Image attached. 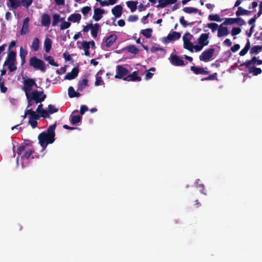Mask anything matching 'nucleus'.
<instances>
[{"label": "nucleus", "mask_w": 262, "mask_h": 262, "mask_svg": "<svg viewBox=\"0 0 262 262\" xmlns=\"http://www.w3.org/2000/svg\"><path fill=\"white\" fill-rule=\"evenodd\" d=\"M82 46L84 49V50H89L90 48V43L86 41H82Z\"/></svg>", "instance_id": "5fc2aeb1"}, {"label": "nucleus", "mask_w": 262, "mask_h": 262, "mask_svg": "<svg viewBox=\"0 0 262 262\" xmlns=\"http://www.w3.org/2000/svg\"><path fill=\"white\" fill-rule=\"evenodd\" d=\"M48 112L50 114H52L53 113H56L58 111V109L56 108L54 105L52 104H49L48 105Z\"/></svg>", "instance_id": "ea45409f"}, {"label": "nucleus", "mask_w": 262, "mask_h": 262, "mask_svg": "<svg viewBox=\"0 0 262 262\" xmlns=\"http://www.w3.org/2000/svg\"><path fill=\"white\" fill-rule=\"evenodd\" d=\"M117 73L115 76V78L116 79H123L127 76L129 73L128 70L123 67L122 66L118 65L117 67Z\"/></svg>", "instance_id": "39448f33"}, {"label": "nucleus", "mask_w": 262, "mask_h": 262, "mask_svg": "<svg viewBox=\"0 0 262 262\" xmlns=\"http://www.w3.org/2000/svg\"><path fill=\"white\" fill-rule=\"evenodd\" d=\"M262 14V1L259 4V10L257 14L256 18L259 17Z\"/></svg>", "instance_id": "338daca9"}, {"label": "nucleus", "mask_w": 262, "mask_h": 262, "mask_svg": "<svg viewBox=\"0 0 262 262\" xmlns=\"http://www.w3.org/2000/svg\"><path fill=\"white\" fill-rule=\"evenodd\" d=\"M75 92L73 86H71L68 89V95L70 98L79 97L81 94L79 92Z\"/></svg>", "instance_id": "393cba45"}, {"label": "nucleus", "mask_w": 262, "mask_h": 262, "mask_svg": "<svg viewBox=\"0 0 262 262\" xmlns=\"http://www.w3.org/2000/svg\"><path fill=\"white\" fill-rule=\"evenodd\" d=\"M38 114H40L39 116L44 118H47L50 117V114L48 111L45 110H41V111Z\"/></svg>", "instance_id": "a19ab883"}, {"label": "nucleus", "mask_w": 262, "mask_h": 262, "mask_svg": "<svg viewBox=\"0 0 262 262\" xmlns=\"http://www.w3.org/2000/svg\"><path fill=\"white\" fill-rule=\"evenodd\" d=\"M190 34H184L183 36L184 42V48L190 51H192L194 48L193 44L190 42Z\"/></svg>", "instance_id": "6e6552de"}, {"label": "nucleus", "mask_w": 262, "mask_h": 262, "mask_svg": "<svg viewBox=\"0 0 262 262\" xmlns=\"http://www.w3.org/2000/svg\"><path fill=\"white\" fill-rule=\"evenodd\" d=\"M178 0H166L164 3V8L168 5L173 4L177 2Z\"/></svg>", "instance_id": "bf43d9fd"}, {"label": "nucleus", "mask_w": 262, "mask_h": 262, "mask_svg": "<svg viewBox=\"0 0 262 262\" xmlns=\"http://www.w3.org/2000/svg\"><path fill=\"white\" fill-rule=\"evenodd\" d=\"M181 34H168L166 37L163 38V42L168 43L171 41L178 39L180 38Z\"/></svg>", "instance_id": "dca6fc26"}, {"label": "nucleus", "mask_w": 262, "mask_h": 262, "mask_svg": "<svg viewBox=\"0 0 262 262\" xmlns=\"http://www.w3.org/2000/svg\"><path fill=\"white\" fill-rule=\"evenodd\" d=\"M181 24L184 27H186L188 25L187 22L185 20L183 16L181 17L180 19Z\"/></svg>", "instance_id": "680f3d73"}, {"label": "nucleus", "mask_w": 262, "mask_h": 262, "mask_svg": "<svg viewBox=\"0 0 262 262\" xmlns=\"http://www.w3.org/2000/svg\"><path fill=\"white\" fill-rule=\"evenodd\" d=\"M44 59L47 61H48L49 63L53 66L57 67L59 66L58 64L54 61V59L51 56H45L44 57Z\"/></svg>", "instance_id": "72a5a7b5"}, {"label": "nucleus", "mask_w": 262, "mask_h": 262, "mask_svg": "<svg viewBox=\"0 0 262 262\" xmlns=\"http://www.w3.org/2000/svg\"><path fill=\"white\" fill-rule=\"evenodd\" d=\"M81 18V16L79 13H74L69 16L68 20L73 23H76L79 22Z\"/></svg>", "instance_id": "b1692460"}, {"label": "nucleus", "mask_w": 262, "mask_h": 262, "mask_svg": "<svg viewBox=\"0 0 262 262\" xmlns=\"http://www.w3.org/2000/svg\"><path fill=\"white\" fill-rule=\"evenodd\" d=\"M122 9L121 6L116 5L112 9V13L116 17H120L122 14Z\"/></svg>", "instance_id": "aec40b11"}, {"label": "nucleus", "mask_w": 262, "mask_h": 262, "mask_svg": "<svg viewBox=\"0 0 262 262\" xmlns=\"http://www.w3.org/2000/svg\"><path fill=\"white\" fill-rule=\"evenodd\" d=\"M250 48V42L249 39H248L247 42L245 46V47L240 51L239 55L241 56H244L247 54L248 50Z\"/></svg>", "instance_id": "f704fd0d"}, {"label": "nucleus", "mask_w": 262, "mask_h": 262, "mask_svg": "<svg viewBox=\"0 0 262 262\" xmlns=\"http://www.w3.org/2000/svg\"><path fill=\"white\" fill-rule=\"evenodd\" d=\"M169 61L174 66H183L185 65L184 61L176 54L170 55Z\"/></svg>", "instance_id": "423d86ee"}, {"label": "nucleus", "mask_w": 262, "mask_h": 262, "mask_svg": "<svg viewBox=\"0 0 262 262\" xmlns=\"http://www.w3.org/2000/svg\"><path fill=\"white\" fill-rule=\"evenodd\" d=\"M183 11L186 13H195L198 12V10L193 7H185L183 9Z\"/></svg>", "instance_id": "4c0bfd02"}, {"label": "nucleus", "mask_w": 262, "mask_h": 262, "mask_svg": "<svg viewBox=\"0 0 262 262\" xmlns=\"http://www.w3.org/2000/svg\"><path fill=\"white\" fill-rule=\"evenodd\" d=\"M117 38L116 34H111V35L107 37L103 38V42L105 43V46L106 48H109L112 46L115 42Z\"/></svg>", "instance_id": "9b49d317"}, {"label": "nucleus", "mask_w": 262, "mask_h": 262, "mask_svg": "<svg viewBox=\"0 0 262 262\" xmlns=\"http://www.w3.org/2000/svg\"><path fill=\"white\" fill-rule=\"evenodd\" d=\"M190 70L196 75H207L209 73L207 68H203L199 67L191 66L190 68Z\"/></svg>", "instance_id": "f8f14e48"}, {"label": "nucleus", "mask_w": 262, "mask_h": 262, "mask_svg": "<svg viewBox=\"0 0 262 262\" xmlns=\"http://www.w3.org/2000/svg\"><path fill=\"white\" fill-rule=\"evenodd\" d=\"M78 73H79L78 67H75L72 70L71 72H69L67 74V75L64 77V79L70 80L74 79L78 76Z\"/></svg>", "instance_id": "4468645a"}, {"label": "nucleus", "mask_w": 262, "mask_h": 262, "mask_svg": "<svg viewBox=\"0 0 262 262\" xmlns=\"http://www.w3.org/2000/svg\"><path fill=\"white\" fill-rule=\"evenodd\" d=\"M36 112H34L32 109H28L26 110V115L30 116L29 119L38 120L40 118L39 115L36 114Z\"/></svg>", "instance_id": "5701e85b"}, {"label": "nucleus", "mask_w": 262, "mask_h": 262, "mask_svg": "<svg viewBox=\"0 0 262 262\" xmlns=\"http://www.w3.org/2000/svg\"><path fill=\"white\" fill-rule=\"evenodd\" d=\"M29 95L36 104L42 102L47 97V95L43 91L34 90L30 93Z\"/></svg>", "instance_id": "7ed1b4c3"}, {"label": "nucleus", "mask_w": 262, "mask_h": 262, "mask_svg": "<svg viewBox=\"0 0 262 262\" xmlns=\"http://www.w3.org/2000/svg\"><path fill=\"white\" fill-rule=\"evenodd\" d=\"M195 186L197 189H199L200 191L203 194H206L205 192H203L204 189V185L202 183H200V180H197L195 182Z\"/></svg>", "instance_id": "58836bf2"}, {"label": "nucleus", "mask_w": 262, "mask_h": 262, "mask_svg": "<svg viewBox=\"0 0 262 262\" xmlns=\"http://www.w3.org/2000/svg\"><path fill=\"white\" fill-rule=\"evenodd\" d=\"M29 20L30 19L28 17L24 19L20 33H27L29 31L28 29Z\"/></svg>", "instance_id": "bb28decb"}, {"label": "nucleus", "mask_w": 262, "mask_h": 262, "mask_svg": "<svg viewBox=\"0 0 262 262\" xmlns=\"http://www.w3.org/2000/svg\"><path fill=\"white\" fill-rule=\"evenodd\" d=\"M27 101H28V105L27 106V108H28L30 107L33 105V101H34L33 99H31V97L29 95H26Z\"/></svg>", "instance_id": "09e8293b"}, {"label": "nucleus", "mask_w": 262, "mask_h": 262, "mask_svg": "<svg viewBox=\"0 0 262 262\" xmlns=\"http://www.w3.org/2000/svg\"><path fill=\"white\" fill-rule=\"evenodd\" d=\"M34 152V150L33 148L27 150L24 155L21 156V160H23L21 166L25 167L28 163V160L30 158L31 155Z\"/></svg>", "instance_id": "9d476101"}, {"label": "nucleus", "mask_w": 262, "mask_h": 262, "mask_svg": "<svg viewBox=\"0 0 262 262\" xmlns=\"http://www.w3.org/2000/svg\"><path fill=\"white\" fill-rule=\"evenodd\" d=\"M137 1H128L126 2L127 6L130 9L131 12H133L137 9Z\"/></svg>", "instance_id": "c756f323"}, {"label": "nucleus", "mask_w": 262, "mask_h": 262, "mask_svg": "<svg viewBox=\"0 0 262 262\" xmlns=\"http://www.w3.org/2000/svg\"><path fill=\"white\" fill-rule=\"evenodd\" d=\"M153 74L150 73L149 71H146V73L145 74V79L146 80L150 79L152 78L153 76Z\"/></svg>", "instance_id": "69168bd1"}, {"label": "nucleus", "mask_w": 262, "mask_h": 262, "mask_svg": "<svg viewBox=\"0 0 262 262\" xmlns=\"http://www.w3.org/2000/svg\"><path fill=\"white\" fill-rule=\"evenodd\" d=\"M89 110V108L88 107H87V106L85 105H82L80 107V113L81 115H83L84 114V113L88 111Z\"/></svg>", "instance_id": "864d4df0"}, {"label": "nucleus", "mask_w": 262, "mask_h": 262, "mask_svg": "<svg viewBox=\"0 0 262 262\" xmlns=\"http://www.w3.org/2000/svg\"><path fill=\"white\" fill-rule=\"evenodd\" d=\"M5 83H0V89L2 93H5L7 91V88L5 86Z\"/></svg>", "instance_id": "0e129e2a"}, {"label": "nucleus", "mask_w": 262, "mask_h": 262, "mask_svg": "<svg viewBox=\"0 0 262 262\" xmlns=\"http://www.w3.org/2000/svg\"><path fill=\"white\" fill-rule=\"evenodd\" d=\"M63 57L66 61H71L72 60V56L70 54H67L66 53H64L63 54Z\"/></svg>", "instance_id": "e2e57ef3"}, {"label": "nucleus", "mask_w": 262, "mask_h": 262, "mask_svg": "<svg viewBox=\"0 0 262 262\" xmlns=\"http://www.w3.org/2000/svg\"><path fill=\"white\" fill-rule=\"evenodd\" d=\"M213 56V48L203 51L199 56V59L201 61H207Z\"/></svg>", "instance_id": "1a4fd4ad"}, {"label": "nucleus", "mask_w": 262, "mask_h": 262, "mask_svg": "<svg viewBox=\"0 0 262 262\" xmlns=\"http://www.w3.org/2000/svg\"><path fill=\"white\" fill-rule=\"evenodd\" d=\"M10 3V7L12 9H16L18 8L21 4L19 0H8Z\"/></svg>", "instance_id": "c9c22d12"}, {"label": "nucleus", "mask_w": 262, "mask_h": 262, "mask_svg": "<svg viewBox=\"0 0 262 262\" xmlns=\"http://www.w3.org/2000/svg\"><path fill=\"white\" fill-rule=\"evenodd\" d=\"M128 52L136 55L139 52V50L135 45H129L124 48Z\"/></svg>", "instance_id": "a878e982"}, {"label": "nucleus", "mask_w": 262, "mask_h": 262, "mask_svg": "<svg viewBox=\"0 0 262 262\" xmlns=\"http://www.w3.org/2000/svg\"><path fill=\"white\" fill-rule=\"evenodd\" d=\"M250 14V11L245 10L241 7H239L237 11L236 12V15L237 16L241 15H249Z\"/></svg>", "instance_id": "c85d7f7f"}, {"label": "nucleus", "mask_w": 262, "mask_h": 262, "mask_svg": "<svg viewBox=\"0 0 262 262\" xmlns=\"http://www.w3.org/2000/svg\"><path fill=\"white\" fill-rule=\"evenodd\" d=\"M166 0H158L159 4L156 6L157 8H164V3Z\"/></svg>", "instance_id": "13d9d810"}, {"label": "nucleus", "mask_w": 262, "mask_h": 262, "mask_svg": "<svg viewBox=\"0 0 262 262\" xmlns=\"http://www.w3.org/2000/svg\"><path fill=\"white\" fill-rule=\"evenodd\" d=\"M158 51H162L164 53H165V50L163 48L156 46H152L150 49V52L151 53H155Z\"/></svg>", "instance_id": "49530a36"}, {"label": "nucleus", "mask_w": 262, "mask_h": 262, "mask_svg": "<svg viewBox=\"0 0 262 262\" xmlns=\"http://www.w3.org/2000/svg\"><path fill=\"white\" fill-rule=\"evenodd\" d=\"M248 69V73L252 74L254 76H257L262 73V70L260 68H257L254 65L250 66Z\"/></svg>", "instance_id": "f3484780"}, {"label": "nucleus", "mask_w": 262, "mask_h": 262, "mask_svg": "<svg viewBox=\"0 0 262 262\" xmlns=\"http://www.w3.org/2000/svg\"><path fill=\"white\" fill-rule=\"evenodd\" d=\"M16 55V53L13 51H10L8 53L7 59L4 63V66H7V64H8V63L15 62Z\"/></svg>", "instance_id": "6ab92c4d"}, {"label": "nucleus", "mask_w": 262, "mask_h": 262, "mask_svg": "<svg viewBox=\"0 0 262 262\" xmlns=\"http://www.w3.org/2000/svg\"><path fill=\"white\" fill-rule=\"evenodd\" d=\"M124 80L127 81H140L141 78L138 76L137 71H134L130 74H128L127 76L124 78Z\"/></svg>", "instance_id": "ddd939ff"}, {"label": "nucleus", "mask_w": 262, "mask_h": 262, "mask_svg": "<svg viewBox=\"0 0 262 262\" xmlns=\"http://www.w3.org/2000/svg\"><path fill=\"white\" fill-rule=\"evenodd\" d=\"M7 66H8V69L10 72H13L16 70V67L15 66V62L8 63Z\"/></svg>", "instance_id": "de8ad7c7"}, {"label": "nucleus", "mask_w": 262, "mask_h": 262, "mask_svg": "<svg viewBox=\"0 0 262 262\" xmlns=\"http://www.w3.org/2000/svg\"><path fill=\"white\" fill-rule=\"evenodd\" d=\"M240 49V45L239 44H235L231 48V50L233 52H235Z\"/></svg>", "instance_id": "4d7b16f0"}, {"label": "nucleus", "mask_w": 262, "mask_h": 262, "mask_svg": "<svg viewBox=\"0 0 262 262\" xmlns=\"http://www.w3.org/2000/svg\"><path fill=\"white\" fill-rule=\"evenodd\" d=\"M26 149V145L24 144H21L19 146V147L17 148L16 152L18 155H20L23 151L25 150Z\"/></svg>", "instance_id": "c03bdc74"}, {"label": "nucleus", "mask_w": 262, "mask_h": 262, "mask_svg": "<svg viewBox=\"0 0 262 262\" xmlns=\"http://www.w3.org/2000/svg\"><path fill=\"white\" fill-rule=\"evenodd\" d=\"M23 84L24 86L22 88V90L24 91L26 95L30 94V92L34 86L37 88L34 79L27 78L23 81Z\"/></svg>", "instance_id": "20e7f679"}, {"label": "nucleus", "mask_w": 262, "mask_h": 262, "mask_svg": "<svg viewBox=\"0 0 262 262\" xmlns=\"http://www.w3.org/2000/svg\"><path fill=\"white\" fill-rule=\"evenodd\" d=\"M105 13V11L104 9L97 8L94 9V13L93 16V19L98 21L101 19L102 17V15Z\"/></svg>", "instance_id": "2eb2a0df"}, {"label": "nucleus", "mask_w": 262, "mask_h": 262, "mask_svg": "<svg viewBox=\"0 0 262 262\" xmlns=\"http://www.w3.org/2000/svg\"><path fill=\"white\" fill-rule=\"evenodd\" d=\"M56 123L50 125L46 131L42 132L38 136L39 143L43 148H46L49 144L53 143L55 141Z\"/></svg>", "instance_id": "f257e3e1"}, {"label": "nucleus", "mask_w": 262, "mask_h": 262, "mask_svg": "<svg viewBox=\"0 0 262 262\" xmlns=\"http://www.w3.org/2000/svg\"><path fill=\"white\" fill-rule=\"evenodd\" d=\"M71 25V23L69 21H63L62 22L60 26L61 30L66 29L70 27Z\"/></svg>", "instance_id": "a18cd8bd"}, {"label": "nucleus", "mask_w": 262, "mask_h": 262, "mask_svg": "<svg viewBox=\"0 0 262 262\" xmlns=\"http://www.w3.org/2000/svg\"><path fill=\"white\" fill-rule=\"evenodd\" d=\"M88 75L86 78L82 80H79L77 84V91L82 92L88 85V80L87 79Z\"/></svg>", "instance_id": "a211bd4d"}, {"label": "nucleus", "mask_w": 262, "mask_h": 262, "mask_svg": "<svg viewBox=\"0 0 262 262\" xmlns=\"http://www.w3.org/2000/svg\"><path fill=\"white\" fill-rule=\"evenodd\" d=\"M137 19L138 16L136 15H130L128 18V20L131 22L136 21Z\"/></svg>", "instance_id": "052dcab7"}, {"label": "nucleus", "mask_w": 262, "mask_h": 262, "mask_svg": "<svg viewBox=\"0 0 262 262\" xmlns=\"http://www.w3.org/2000/svg\"><path fill=\"white\" fill-rule=\"evenodd\" d=\"M29 123L31 125L32 128H34L37 126V121L36 119H29Z\"/></svg>", "instance_id": "3c124183"}, {"label": "nucleus", "mask_w": 262, "mask_h": 262, "mask_svg": "<svg viewBox=\"0 0 262 262\" xmlns=\"http://www.w3.org/2000/svg\"><path fill=\"white\" fill-rule=\"evenodd\" d=\"M63 18H60V16L58 14H55L53 16V21H52V26H55L57 25V24L60 21H62Z\"/></svg>", "instance_id": "e433bc0d"}, {"label": "nucleus", "mask_w": 262, "mask_h": 262, "mask_svg": "<svg viewBox=\"0 0 262 262\" xmlns=\"http://www.w3.org/2000/svg\"><path fill=\"white\" fill-rule=\"evenodd\" d=\"M29 64L34 69L40 70L43 72H45L46 69L44 62L42 60L37 58L36 56H33L30 58Z\"/></svg>", "instance_id": "f03ea898"}, {"label": "nucleus", "mask_w": 262, "mask_h": 262, "mask_svg": "<svg viewBox=\"0 0 262 262\" xmlns=\"http://www.w3.org/2000/svg\"><path fill=\"white\" fill-rule=\"evenodd\" d=\"M256 64L257 65L262 64V60L257 59L256 57L254 56L251 59L246 60L245 62L242 63L240 67L245 66V68H249L250 66L255 65Z\"/></svg>", "instance_id": "0eeeda50"}, {"label": "nucleus", "mask_w": 262, "mask_h": 262, "mask_svg": "<svg viewBox=\"0 0 262 262\" xmlns=\"http://www.w3.org/2000/svg\"><path fill=\"white\" fill-rule=\"evenodd\" d=\"M209 34H201L199 39V43L203 47L208 44L207 39Z\"/></svg>", "instance_id": "4be33fe9"}, {"label": "nucleus", "mask_w": 262, "mask_h": 262, "mask_svg": "<svg viewBox=\"0 0 262 262\" xmlns=\"http://www.w3.org/2000/svg\"><path fill=\"white\" fill-rule=\"evenodd\" d=\"M28 54L27 51L24 50L23 47L20 48V58H26V55Z\"/></svg>", "instance_id": "603ef678"}, {"label": "nucleus", "mask_w": 262, "mask_h": 262, "mask_svg": "<svg viewBox=\"0 0 262 262\" xmlns=\"http://www.w3.org/2000/svg\"><path fill=\"white\" fill-rule=\"evenodd\" d=\"M41 23L42 26L48 27L51 24L50 16L47 13H43L41 16Z\"/></svg>", "instance_id": "412c9836"}, {"label": "nucleus", "mask_w": 262, "mask_h": 262, "mask_svg": "<svg viewBox=\"0 0 262 262\" xmlns=\"http://www.w3.org/2000/svg\"><path fill=\"white\" fill-rule=\"evenodd\" d=\"M33 0H21L23 6L28 8L32 3Z\"/></svg>", "instance_id": "37998d69"}, {"label": "nucleus", "mask_w": 262, "mask_h": 262, "mask_svg": "<svg viewBox=\"0 0 262 262\" xmlns=\"http://www.w3.org/2000/svg\"><path fill=\"white\" fill-rule=\"evenodd\" d=\"M99 27L100 26L98 24H95L94 25L92 24V27H91V33H97Z\"/></svg>", "instance_id": "79ce46f5"}, {"label": "nucleus", "mask_w": 262, "mask_h": 262, "mask_svg": "<svg viewBox=\"0 0 262 262\" xmlns=\"http://www.w3.org/2000/svg\"><path fill=\"white\" fill-rule=\"evenodd\" d=\"M82 117L79 115H73L70 116V121L72 125H75L81 121Z\"/></svg>", "instance_id": "cd10ccee"}, {"label": "nucleus", "mask_w": 262, "mask_h": 262, "mask_svg": "<svg viewBox=\"0 0 262 262\" xmlns=\"http://www.w3.org/2000/svg\"><path fill=\"white\" fill-rule=\"evenodd\" d=\"M103 83V80H102L101 77H96V81L95 82V84L96 86H99V85L102 84V83Z\"/></svg>", "instance_id": "6e6d98bb"}, {"label": "nucleus", "mask_w": 262, "mask_h": 262, "mask_svg": "<svg viewBox=\"0 0 262 262\" xmlns=\"http://www.w3.org/2000/svg\"><path fill=\"white\" fill-rule=\"evenodd\" d=\"M39 47V40L37 37L34 39L32 45L31 46V49L34 51H37L38 50Z\"/></svg>", "instance_id": "2f4dec72"}, {"label": "nucleus", "mask_w": 262, "mask_h": 262, "mask_svg": "<svg viewBox=\"0 0 262 262\" xmlns=\"http://www.w3.org/2000/svg\"><path fill=\"white\" fill-rule=\"evenodd\" d=\"M92 27V24H89L84 27L83 29V31L84 32H88L90 30H91V27Z\"/></svg>", "instance_id": "774afa93"}, {"label": "nucleus", "mask_w": 262, "mask_h": 262, "mask_svg": "<svg viewBox=\"0 0 262 262\" xmlns=\"http://www.w3.org/2000/svg\"><path fill=\"white\" fill-rule=\"evenodd\" d=\"M91 10V8L90 7L85 6L82 8L81 12L83 15H85L90 11Z\"/></svg>", "instance_id": "8fccbe9b"}, {"label": "nucleus", "mask_w": 262, "mask_h": 262, "mask_svg": "<svg viewBox=\"0 0 262 262\" xmlns=\"http://www.w3.org/2000/svg\"><path fill=\"white\" fill-rule=\"evenodd\" d=\"M262 50V46L256 45L253 46L250 50V54H256L260 52Z\"/></svg>", "instance_id": "7c9ffc66"}, {"label": "nucleus", "mask_w": 262, "mask_h": 262, "mask_svg": "<svg viewBox=\"0 0 262 262\" xmlns=\"http://www.w3.org/2000/svg\"><path fill=\"white\" fill-rule=\"evenodd\" d=\"M45 50L46 52L48 53L52 47V41L50 39L47 38L44 42Z\"/></svg>", "instance_id": "473e14b6"}]
</instances>
